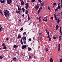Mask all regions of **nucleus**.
I'll list each match as a JSON object with an SVG mask.
<instances>
[{
	"mask_svg": "<svg viewBox=\"0 0 62 62\" xmlns=\"http://www.w3.org/2000/svg\"><path fill=\"white\" fill-rule=\"evenodd\" d=\"M31 48H30L29 47H28V50L29 51H31Z\"/></svg>",
	"mask_w": 62,
	"mask_h": 62,
	"instance_id": "obj_14",
	"label": "nucleus"
},
{
	"mask_svg": "<svg viewBox=\"0 0 62 62\" xmlns=\"http://www.w3.org/2000/svg\"><path fill=\"white\" fill-rule=\"evenodd\" d=\"M57 21H58L57 22V23L58 24L59 23V22H60V20H59V19L58 18Z\"/></svg>",
	"mask_w": 62,
	"mask_h": 62,
	"instance_id": "obj_20",
	"label": "nucleus"
},
{
	"mask_svg": "<svg viewBox=\"0 0 62 62\" xmlns=\"http://www.w3.org/2000/svg\"><path fill=\"white\" fill-rule=\"evenodd\" d=\"M26 12H25V14H28L29 13V12L27 10H26V11H25Z\"/></svg>",
	"mask_w": 62,
	"mask_h": 62,
	"instance_id": "obj_18",
	"label": "nucleus"
},
{
	"mask_svg": "<svg viewBox=\"0 0 62 62\" xmlns=\"http://www.w3.org/2000/svg\"><path fill=\"white\" fill-rule=\"evenodd\" d=\"M50 62H53V58H51V59H50Z\"/></svg>",
	"mask_w": 62,
	"mask_h": 62,
	"instance_id": "obj_22",
	"label": "nucleus"
},
{
	"mask_svg": "<svg viewBox=\"0 0 62 62\" xmlns=\"http://www.w3.org/2000/svg\"><path fill=\"white\" fill-rule=\"evenodd\" d=\"M17 7H18V8H20L19 7V6L17 5Z\"/></svg>",
	"mask_w": 62,
	"mask_h": 62,
	"instance_id": "obj_59",
	"label": "nucleus"
},
{
	"mask_svg": "<svg viewBox=\"0 0 62 62\" xmlns=\"http://www.w3.org/2000/svg\"><path fill=\"white\" fill-rule=\"evenodd\" d=\"M38 0V1L39 2H40V0Z\"/></svg>",
	"mask_w": 62,
	"mask_h": 62,
	"instance_id": "obj_62",
	"label": "nucleus"
},
{
	"mask_svg": "<svg viewBox=\"0 0 62 62\" xmlns=\"http://www.w3.org/2000/svg\"><path fill=\"white\" fill-rule=\"evenodd\" d=\"M5 44L3 43V44L2 45V46H4L5 45Z\"/></svg>",
	"mask_w": 62,
	"mask_h": 62,
	"instance_id": "obj_51",
	"label": "nucleus"
},
{
	"mask_svg": "<svg viewBox=\"0 0 62 62\" xmlns=\"http://www.w3.org/2000/svg\"><path fill=\"white\" fill-rule=\"evenodd\" d=\"M4 16L6 17H7L9 16L10 13L9 11L7 10H4Z\"/></svg>",
	"mask_w": 62,
	"mask_h": 62,
	"instance_id": "obj_1",
	"label": "nucleus"
},
{
	"mask_svg": "<svg viewBox=\"0 0 62 62\" xmlns=\"http://www.w3.org/2000/svg\"><path fill=\"white\" fill-rule=\"evenodd\" d=\"M58 9H59L60 8V6H58Z\"/></svg>",
	"mask_w": 62,
	"mask_h": 62,
	"instance_id": "obj_44",
	"label": "nucleus"
},
{
	"mask_svg": "<svg viewBox=\"0 0 62 62\" xmlns=\"http://www.w3.org/2000/svg\"><path fill=\"white\" fill-rule=\"evenodd\" d=\"M21 5H24V2L23 0H22L21 1Z\"/></svg>",
	"mask_w": 62,
	"mask_h": 62,
	"instance_id": "obj_11",
	"label": "nucleus"
},
{
	"mask_svg": "<svg viewBox=\"0 0 62 62\" xmlns=\"http://www.w3.org/2000/svg\"><path fill=\"white\" fill-rule=\"evenodd\" d=\"M3 58V57H2L1 55H0V59H2Z\"/></svg>",
	"mask_w": 62,
	"mask_h": 62,
	"instance_id": "obj_36",
	"label": "nucleus"
},
{
	"mask_svg": "<svg viewBox=\"0 0 62 62\" xmlns=\"http://www.w3.org/2000/svg\"><path fill=\"white\" fill-rule=\"evenodd\" d=\"M21 44L23 45V43L22 41V39H21Z\"/></svg>",
	"mask_w": 62,
	"mask_h": 62,
	"instance_id": "obj_23",
	"label": "nucleus"
},
{
	"mask_svg": "<svg viewBox=\"0 0 62 62\" xmlns=\"http://www.w3.org/2000/svg\"><path fill=\"white\" fill-rule=\"evenodd\" d=\"M43 20L44 21L47 22V17H44V19H43Z\"/></svg>",
	"mask_w": 62,
	"mask_h": 62,
	"instance_id": "obj_7",
	"label": "nucleus"
},
{
	"mask_svg": "<svg viewBox=\"0 0 62 62\" xmlns=\"http://www.w3.org/2000/svg\"><path fill=\"white\" fill-rule=\"evenodd\" d=\"M16 53L18 54H19V52L18 51H17L15 53V54Z\"/></svg>",
	"mask_w": 62,
	"mask_h": 62,
	"instance_id": "obj_50",
	"label": "nucleus"
},
{
	"mask_svg": "<svg viewBox=\"0 0 62 62\" xmlns=\"http://www.w3.org/2000/svg\"><path fill=\"white\" fill-rule=\"evenodd\" d=\"M35 0H32L31 1V2L32 3H34L35 2Z\"/></svg>",
	"mask_w": 62,
	"mask_h": 62,
	"instance_id": "obj_30",
	"label": "nucleus"
},
{
	"mask_svg": "<svg viewBox=\"0 0 62 62\" xmlns=\"http://www.w3.org/2000/svg\"><path fill=\"white\" fill-rule=\"evenodd\" d=\"M2 49H6V47L5 46H4V47L2 48Z\"/></svg>",
	"mask_w": 62,
	"mask_h": 62,
	"instance_id": "obj_31",
	"label": "nucleus"
},
{
	"mask_svg": "<svg viewBox=\"0 0 62 62\" xmlns=\"http://www.w3.org/2000/svg\"><path fill=\"white\" fill-rule=\"evenodd\" d=\"M1 11H2L1 10H0V13L1 15H3V12H2Z\"/></svg>",
	"mask_w": 62,
	"mask_h": 62,
	"instance_id": "obj_27",
	"label": "nucleus"
},
{
	"mask_svg": "<svg viewBox=\"0 0 62 62\" xmlns=\"http://www.w3.org/2000/svg\"><path fill=\"white\" fill-rule=\"evenodd\" d=\"M61 8H62V4H61Z\"/></svg>",
	"mask_w": 62,
	"mask_h": 62,
	"instance_id": "obj_57",
	"label": "nucleus"
},
{
	"mask_svg": "<svg viewBox=\"0 0 62 62\" xmlns=\"http://www.w3.org/2000/svg\"><path fill=\"white\" fill-rule=\"evenodd\" d=\"M22 10L23 11V12L24 13L25 12V9H24V8L23 7L22 8Z\"/></svg>",
	"mask_w": 62,
	"mask_h": 62,
	"instance_id": "obj_17",
	"label": "nucleus"
},
{
	"mask_svg": "<svg viewBox=\"0 0 62 62\" xmlns=\"http://www.w3.org/2000/svg\"><path fill=\"white\" fill-rule=\"evenodd\" d=\"M53 39L54 40H55V36H53Z\"/></svg>",
	"mask_w": 62,
	"mask_h": 62,
	"instance_id": "obj_49",
	"label": "nucleus"
},
{
	"mask_svg": "<svg viewBox=\"0 0 62 62\" xmlns=\"http://www.w3.org/2000/svg\"><path fill=\"white\" fill-rule=\"evenodd\" d=\"M6 39L7 40H8L9 39L8 38H6Z\"/></svg>",
	"mask_w": 62,
	"mask_h": 62,
	"instance_id": "obj_55",
	"label": "nucleus"
},
{
	"mask_svg": "<svg viewBox=\"0 0 62 62\" xmlns=\"http://www.w3.org/2000/svg\"><path fill=\"white\" fill-rule=\"evenodd\" d=\"M41 18V16L39 17V18L38 19L39 22H40L41 21V19H40Z\"/></svg>",
	"mask_w": 62,
	"mask_h": 62,
	"instance_id": "obj_21",
	"label": "nucleus"
},
{
	"mask_svg": "<svg viewBox=\"0 0 62 62\" xmlns=\"http://www.w3.org/2000/svg\"><path fill=\"white\" fill-rule=\"evenodd\" d=\"M42 6H41L39 9L41 10L42 9Z\"/></svg>",
	"mask_w": 62,
	"mask_h": 62,
	"instance_id": "obj_40",
	"label": "nucleus"
},
{
	"mask_svg": "<svg viewBox=\"0 0 62 62\" xmlns=\"http://www.w3.org/2000/svg\"><path fill=\"white\" fill-rule=\"evenodd\" d=\"M12 2L11 0H7V2L8 4L10 5V3Z\"/></svg>",
	"mask_w": 62,
	"mask_h": 62,
	"instance_id": "obj_3",
	"label": "nucleus"
},
{
	"mask_svg": "<svg viewBox=\"0 0 62 62\" xmlns=\"http://www.w3.org/2000/svg\"><path fill=\"white\" fill-rule=\"evenodd\" d=\"M60 62H62V58H61L60 60Z\"/></svg>",
	"mask_w": 62,
	"mask_h": 62,
	"instance_id": "obj_37",
	"label": "nucleus"
},
{
	"mask_svg": "<svg viewBox=\"0 0 62 62\" xmlns=\"http://www.w3.org/2000/svg\"><path fill=\"white\" fill-rule=\"evenodd\" d=\"M24 34V35H26V33L25 32H24L23 33V35Z\"/></svg>",
	"mask_w": 62,
	"mask_h": 62,
	"instance_id": "obj_35",
	"label": "nucleus"
},
{
	"mask_svg": "<svg viewBox=\"0 0 62 62\" xmlns=\"http://www.w3.org/2000/svg\"><path fill=\"white\" fill-rule=\"evenodd\" d=\"M54 5H56V3H53Z\"/></svg>",
	"mask_w": 62,
	"mask_h": 62,
	"instance_id": "obj_45",
	"label": "nucleus"
},
{
	"mask_svg": "<svg viewBox=\"0 0 62 62\" xmlns=\"http://www.w3.org/2000/svg\"><path fill=\"white\" fill-rule=\"evenodd\" d=\"M25 15L24 14H23V15H22V16H23V17Z\"/></svg>",
	"mask_w": 62,
	"mask_h": 62,
	"instance_id": "obj_56",
	"label": "nucleus"
},
{
	"mask_svg": "<svg viewBox=\"0 0 62 62\" xmlns=\"http://www.w3.org/2000/svg\"><path fill=\"white\" fill-rule=\"evenodd\" d=\"M22 36H21V35L20 34H19V35L17 37V39H19L20 38H21Z\"/></svg>",
	"mask_w": 62,
	"mask_h": 62,
	"instance_id": "obj_12",
	"label": "nucleus"
},
{
	"mask_svg": "<svg viewBox=\"0 0 62 62\" xmlns=\"http://www.w3.org/2000/svg\"><path fill=\"white\" fill-rule=\"evenodd\" d=\"M18 10L19 11H16V13H18L19 14H20L21 10H22V9H21L20 8H18Z\"/></svg>",
	"mask_w": 62,
	"mask_h": 62,
	"instance_id": "obj_2",
	"label": "nucleus"
},
{
	"mask_svg": "<svg viewBox=\"0 0 62 62\" xmlns=\"http://www.w3.org/2000/svg\"><path fill=\"white\" fill-rule=\"evenodd\" d=\"M29 41L28 42H29V41H31L32 40H31V38H30V39H29Z\"/></svg>",
	"mask_w": 62,
	"mask_h": 62,
	"instance_id": "obj_33",
	"label": "nucleus"
},
{
	"mask_svg": "<svg viewBox=\"0 0 62 62\" xmlns=\"http://www.w3.org/2000/svg\"><path fill=\"white\" fill-rule=\"evenodd\" d=\"M28 16V20L29 21L31 20V18L29 16V15H27Z\"/></svg>",
	"mask_w": 62,
	"mask_h": 62,
	"instance_id": "obj_9",
	"label": "nucleus"
},
{
	"mask_svg": "<svg viewBox=\"0 0 62 62\" xmlns=\"http://www.w3.org/2000/svg\"><path fill=\"white\" fill-rule=\"evenodd\" d=\"M29 59H32V57L30 55H29Z\"/></svg>",
	"mask_w": 62,
	"mask_h": 62,
	"instance_id": "obj_32",
	"label": "nucleus"
},
{
	"mask_svg": "<svg viewBox=\"0 0 62 62\" xmlns=\"http://www.w3.org/2000/svg\"><path fill=\"white\" fill-rule=\"evenodd\" d=\"M40 9H39L38 10V11L40 12Z\"/></svg>",
	"mask_w": 62,
	"mask_h": 62,
	"instance_id": "obj_58",
	"label": "nucleus"
},
{
	"mask_svg": "<svg viewBox=\"0 0 62 62\" xmlns=\"http://www.w3.org/2000/svg\"><path fill=\"white\" fill-rule=\"evenodd\" d=\"M35 8L37 10L39 8V5L38 4L35 7Z\"/></svg>",
	"mask_w": 62,
	"mask_h": 62,
	"instance_id": "obj_6",
	"label": "nucleus"
},
{
	"mask_svg": "<svg viewBox=\"0 0 62 62\" xmlns=\"http://www.w3.org/2000/svg\"><path fill=\"white\" fill-rule=\"evenodd\" d=\"M45 51H46L47 52L49 51V50L47 48H46L45 49Z\"/></svg>",
	"mask_w": 62,
	"mask_h": 62,
	"instance_id": "obj_24",
	"label": "nucleus"
},
{
	"mask_svg": "<svg viewBox=\"0 0 62 62\" xmlns=\"http://www.w3.org/2000/svg\"><path fill=\"white\" fill-rule=\"evenodd\" d=\"M50 35L48 34V36L47 37V38H49Z\"/></svg>",
	"mask_w": 62,
	"mask_h": 62,
	"instance_id": "obj_42",
	"label": "nucleus"
},
{
	"mask_svg": "<svg viewBox=\"0 0 62 62\" xmlns=\"http://www.w3.org/2000/svg\"><path fill=\"white\" fill-rule=\"evenodd\" d=\"M39 12V11H38V13H37V14L38 15Z\"/></svg>",
	"mask_w": 62,
	"mask_h": 62,
	"instance_id": "obj_60",
	"label": "nucleus"
},
{
	"mask_svg": "<svg viewBox=\"0 0 62 62\" xmlns=\"http://www.w3.org/2000/svg\"><path fill=\"white\" fill-rule=\"evenodd\" d=\"M56 16H57L56 15H55V14H54V18H56Z\"/></svg>",
	"mask_w": 62,
	"mask_h": 62,
	"instance_id": "obj_38",
	"label": "nucleus"
},
{
	"mask_svg": "<svg viewBox=\"0 0 62 62\" xmlns=\"http://www.w3.org/2000/svg\"><path fill=\"white\" fill-rule=\"evenodd\" d=\"M0 1L1 3H5V1L4 0H0Z\"/></svg>",
	"mask_w": 62,
	"mask_h": 62,
	"instance_id": "obj_8",
	"label": "nucleus"
},
{
	"mask_svg": "<svg viewBox=\"0 0 62 62\" xmlns=\"http://www.w3.org/2000/svg\"><path fill=\"white\" fill-rule=\"evenodd\" d=\"M18 46H17L16 45H15L13 46L14 48H16Z\"/></svg>",
	"mask_w": 62,
	"mask_h": 62,
	"instance_id": "obj_10",
	"label": "nucleus"
},
{
	"mask_svg": "<svg viewBox=\"0 0 62 62\" xmlns=\"http://www.w3.org/2000/svg\"><path fill=\"white\" fill-rule=\"evenodd\" d=\"M61 35L62 36V31L61 32Z\"/></svg>",
	"mask_w": 62,
	"mask_h": 62,
	"instance_id": "obj_61",
	"label": "nucleus"
},
{
	"mask_svg": "<svg viewBox=\"0 0 62 62\" xmlns=\"http://www.w3.org/2000/svg\"><path fill=\"white\" fill-rule=\"evenodd\" d=\"M44 5V3H41L40 6L41 7H42Z\"/></svg>",
	"mask_w": 62,
	"mask_h": 62,
	"instance_id": "obj_29",
	"label": "nucleus"
},
{
	"mask_svg": "<svg viewBox=\"0 0 62 62\" xmlns=\"http://www.w3.org/2000/svg\"><path fill=\"white\" fill-rule=\"evenodd\" d=\"M51 19L53 21V17H51Z\"/></svg>",
	"mask_w": 62,
	"mask_h": 62,
	"instance_id": "obj_47",
	"label": "nucleus"
},
{
	"mask_svg": "<svg viewBox=\"0 0 62 62\" xmlns=\"http://www.w3.org/2000/svg\"><path fill=\"white\" fill-rule=\"evenodd\" d=\"M48 9L49 10H50V7H49V6L48 7Z\"/></svg>",
	"mask_w": 62,
	"mask_h": 62,
	"instance_id": "obj_41",
	"label": "nucleus"
},
{
	"mask_svg": "<svg viewBox=\"0 0 62 62\" xmlns=\"http://www.w3.org/2000/svg\"><path fill=\"white\" fill-rule=\"evenodd\" d=\"M60 5V3H58V5L59 6Z\"/></svg>",
	"mask_w": 62,
	"mask_h": 62,
	"instance_id": "obj_64",
	"label": "nucleus"
},
{
	"mask_svg": "<svg viewBox=\"0 0 62 62\" xmlns=\"http://www.w3.org/2000/svg\"><path fill=\"white\" fill-rule=\"evenodd\" d=\"M58 10V7H57V8H56V9L55 10V12H56V11H57Z\"/></svg>",
	"mask_w": 62,
	"mask_h": 62,
	"instance_id": "obj_26",
	"label": "nucleus"
},
{
	"mask_svg": "<svg viewBox=\"0 0 62 62\" xmlns=\"http://www.w3.org/2000/svg\"><path fill=\"white\" fill-rule=\"evenodd\" d=\"M12 38H11V39H10V40H12Z\"/></svg>",
	"mask_w": 62,
	"mask_h": 62,
	"instance_id": "obj_52",
	"label": "nucleus"
},
{
	"mask_svg": "<svg viewBox=\"0 0 62 62\" xmlns=\"http://www.w3.org/2000/svg\"><path fill=\"white\" fill-rule=\"evenodd\" d=\"M22 39L23 40H26V37L25 36L24 37L22 38Z\"/></svg>",
	"mask_w": 62,
	"mask_h": 62,
	"instance_id": "obj_13",
	"label": "nucleus"
},
{
	"mask_svg": "<svg viewBox=\"0 0 62 62\" xmlns=\"http://www.w3.org/2000/svg\"><path fill=\"white\" fill-rule=\"evenodd\" d=\"M49 41H50L51 40V38H50V37H49Z\"/></svg>",
	"mask_w": 62,
	"mask_h": 62,
	"instance_id": "obj_53",
	"label": "nucleus"
},
{
	"mask_svg": "<svg viewBox=\"0 0 62 62\" xmlns=\"http://www.w3.org/2000/svg\"><path fill=\"white\" fill-rule=\"evenodd\" d=\"M57 17H55V20H57Z\"/></svg>",
	"mask_w": 62,
	"mask_h": 62,
	"instance_id": "obj_46",
	"label": "nucleus"
},
{
	"mask_svg": "<svg viewBox=\"0 0 62 62\" xmlns=\"http://www.w3.org/2000/svg\"><path fill=\"white\" fill-rule=\"evenodd\" d=\"M26 41H24V42H23V43L25 44H26Z\"/></svg>",
	"mask_w": 62,
	"mask_h": 62,
	"instance_id": "obj_43",
	"label": "nucleus"
},
{
	"mask_svg": "<svg viewBox=\"0 0 62 62\" xmlns=\"http://www.w3.org/2000/svg\"><path fill=\"white\" fill-rule=\"evenodd\" d=\"M61 36H59V41H61Z\"/></svg>",
	"mask_w": 62,
	"mask_h": 62,
	"instance_id": "obj_34",
	"label": "nucleus"
},
{
	"mask_svg": "<svg viewBox=\"0 0 62 62\" xmlns=\"http://www.w3.org/2000/svg\"><path fill=\"white\" fill-rule=\"evenodd\" d=\"M47 32V35H49V31H48V32Z\"/></svg>",
	"mask_w": 62,
	"mask_h": 62,
	"instance_id": "obj_48",
	"label": "nucleus"
},
{
	"mask_svg": "<svg viewBox=\"0 0 62 62\" xmlns=\"http://www.w3.org/2000/svg\"><path fill=\"white\" fill-rule=\"evenodd\" d=\"M53 7H55V5H54V4L53 5Z\"/></svg>",
	"mask_w": 62,
	"mask_h": 62,
	"instance_id": "obj_63",
	"label": "nucleus"
},
{
	"mask_svg": "<svg viewBox=\"0 0 62 62\" xmlns=\"http://www.w3.org/2000/svg\"><path fill=\"white\" fill-rule=\"evenodd\" d=\"M25 5H26V6H25V8H26L27 10L28 9V8L29 7V3H26Z\"/></svg>",
	"mask_w": 62,
	"mask_h": 62,
	"instance_id": "obj_4",
	"label": "nucleus"
},
{
	"mask_svg": "<svg viewBox=\"0 0 62 62\" xmlns=\"http://www.w3.org/2000/svg\"><path fill=\"white\" fill-rule=\"evenodd\" d=\"M59 25H56V30H57L58 28H59Z\"/></svg>",
	"mask_w": 62,
	"mask_h": 62,
	"instance_id": "obj_16",
	"label": "nucleus"
},
{
	"mask_svg": "<svg viewBox=\"0 0 62 62\" xmlns=\"http://www.w3.org/2000/svg\"><path fill=\"white\" fill-rule=\"evenodd\" d=\"M22 20V19H21L20 20H19V21L20 22Z\"/></svg>",
	"mask_w": 62,
	"mask_h": 62,
	"instance_id": "obj_54",
	"label": "nucleus"
},
{
	"mask_svg": "<svg viewBox=\"0 0 62 62\" xmlns=\"http://www.w3.org/2000/svg\"><path fill=\"white\" fill-rule=\"evenodd\" d=\"M1 24H0V28L1 27ZM2 29V27H0V32H1V31H2V30H1Z\"/></svg>",
	"mask_w": 62,
	"mask_h": 62,
	"instance_id": "obj_15",
	"label": "nucleus"
},
{
	"mask_svg": "<svg viewBox=\"0 0 62 62\" xmlns=\"http://www.w3.org/2000/svg\"><path fill=\"white\" fill-rule=\"evenodd\" d=\"M27 46H26V45H23L22 46V49L23 50L24 48L27 47Z\"/></svg>",
	"mask_w": 62,
	"mask_h": 62,
	"instance_id": "obj_5",
	"label": "nucleus"
},
{
	"mask_svg": "<svg viewBox=\"0 0 62 62\" xmlns=\"http://www.w3.org/2000/svg\"><path fill=\"white\" fill-rule=\"evenodd\" d=\"M60 33H61V27H60V31H59Z\"/></svg>",
	"mask_w": 62,
	"mask_h": 62,
	"instance_id": "obj_28",
	"label": "nucleus"
},
{
	"mask_svg": "<svg viewBox=\"0 0 62 62\" xmlns=\"http://www.w3.org/2000/svg\"><path fill=\"white\" fill-rule=\"evenodd\" d=\"M13 60L14 61H16L17 60V59L15 57L14 58H13Z\"/></svg>",
	"mask_w": 62,
	"mask_h": 62,
	"instance_id": "obj_25",
	"label": "nucleus"
},
{
	"mask_svg": "<svg viewBox=\"0 0 62 62\" xmlns=\"http://www.w3.org/2000/svg\"><path fill=\"white\" fill-rule=\"evenodd\" d=\"M20 30L21 31H22L23 30V28H21Z\"/></svg>",
	"mask_w": 62,
	"mask_h": 62,
	"instance_id": "obj_39",
	"label": "nucleus"
},
{
	"mask_svg": "<svg viewBox=\"0 0 62 62\" xmlns=\"http://www.w3.org/2000/svg\"><path fill=\"white\" fill-rule=\"evenodd\" d=\"M58 51H59L60 50V44H58Z\"/></svg>",
	"mask_w": 62,
	"mask_h": 62,
	"instance_id": "obj_19",
	"label": "nucleus"
}]
</instances>
